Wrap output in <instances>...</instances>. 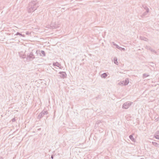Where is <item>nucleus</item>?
<instances>
[{
  "label": "nucleus",
  "mask_w": 159,
  "mask_h": 159,
  "mask_svg": "<svg viewBox=\"0 0 159 159\" xmlns=\"http://www.w3.org/2000/svg\"><path fill=\"white\" fill-rule=\"evenodd\" d=\"M120 83L121 84L124 85H127L129 83V80L128 79H126L125 80L121 81Z\"/></svg>",
  "instance_id": "6"
},
{
  "label": "nucleus",
  "mask_w": 159,
  "mask_h": 159,
  "mask_svg": "<svg viewBox=\"0 0 159 159\" xmlns=\"http://www.w3.org/2000/svg\"><path fill=\"white\" fill-rule=\"evenodd\" d=\"M59 67V69H62V66L61 65V66H59V67Z\"/></svg>",
  "instance_id": "30"
},
{
  "label": "nucleus",
  "mask_w": 159,
  "mask_h": 159,
  "mask_svg": "<svg viewBox=\"0 0 159 159\" xmlns=\"http://www.w3.org/2000/svg\"><path fill=\"white\" fill-rule=\"evenodd\" d=\"M12 122H14L15 121V118H13L12 120Z\"/></svg>",
  "instance_id": "25"
},
{
  "label": "nucleus",
  "mask_w": 159,
  "mask_h": 159,
  "mask_svg": "<svg viewBox=\"0 0 159 159\" xmlns=\"http://www.w3.org/2000/svg\"><path fill=\"white\" fill-rule=\"evenodd\" d=\"M142 6L144 9H145L146 11H147V12H149V9L146 5H143Z\"/></svg>",
  "instance_id": "11"
},
{
  "label": "nucleus",
  "mask_w": 159,
  "mask_h": 159,
  "mask_svg": "<svg viewBox=\"0 0 159 159\" xmlns=\"http://www.w3.org/2000/svg\"><path fill=\"white\" fill-rule=\"evenodd\" d=\"M149 65L150 66H151L152 67H154V64L153 62H149Z\"/></svg>",
  "instance_id": "21"
},
{
  "label": "nucleus",
  "mask_w": 159,
  "mask_h": 159,
  "mask_svg": "<svg viewBox=\"0 0 159 159\" xmlns=\"http://www.w3.org/2000/svg\"><path fill=\"white\" fill-rule=\"evenodd\" d=\"M48 114V112L47 110H43L41 112H40L38 116V119H40L41 118H42L44 115H47Z\"/></svg>",
  "instance_id": "2"
},
{
  "label": "nucleus",
  "mask_w": 159,
  "mask_h": 159,
  "mask_svg": "<svg viewBox=\"0 0 159 159\" xmlns=\"http://www.w3.org/2000/svg\"><path fill=\"white\" fill-rule=\"evenodd\" d=\"M152 143L153 145L156 146V147H158L159 145V144L155 142H152Z\"/></svg>",
  "instance_id": "17"
},
{
  "label": "nucleus",
  "mask_w": 159,
  "mask_h": 159,
  "mask_svg": "<svg viewBox=\"0 0 159 159\" xmlns=\"http://www.w3.org/2000/svg\"><path fill=\"white\" fill-rule=\"evenodd\" d=\"M27 57L30 59L31 58L34 59L35 58L32 52H31L29 54H27Z\"/></svg>",
  "instance_id": "7"
},
{
  "label": "nucleus",
  "mask_w": 159,
  "mask_h": 159,
  "mask_svg": "<svg viewBox=\"0 0 159 159\" xmlns=\"http://www.w3.org/2000/svg\"><path fill=\"white\" fill-rule=\"evenodd\" d=\"M148 13V12H147V11H146L145 12H144L143 14L141 16V17H143V16H146L147 14Z\"/></svg>",
  "instance_id": "15"
},
{
  "label": "nucleus",
  "mask_w": 159,
  "mask_h": 159,
  "mask_svg": "<svg viewBox=\"0 0 159 159\" xmlns=\"http://www.w3.org/2000/svg\"><path fill=\"white\" fill-rule=\"evenodd\" d=\"M30 34V33L29 32H28V31H27V32H26V35H29V34Z\"/></svg>",
  "instance_id": "28"
},
{
  "label": "nucleus",
  "mask_w": 159,
  "mask_h": 159,
  "mask_svg": "<svg viewBox=\"0 0 159 159\" xmlns=\"http://www.w3.org/2000/svg\"><path fill=\"white\" fill-rule=\"evenodd\" d=\"M102 122L101 121L98 120L97 121L95 125V126H99L101 127L102 126Z\"/></svg>",
  "instance_id": "8"
},
{
  "label": "nucleus",
  "mask_w": 159,
  "mask_h": 159,
  "mask_svg": "<svg viewBox=\"0 0 159 159\" xmlns=\"http://www.w3.org/2000/svg\"><path fill=\"white\" fill-rule=\"evenodd\" d=\"M112 44L114 46H115L116 45V43H115L114 42H112Z\"/></svg>",
  "instance_id": "27"
},
{
  "label": "nucleus",
  "mask_w": 159,
  "mask_h": 159,
  "mask_svg": "<svg viewBox=\"0 0 159 159\" xmlns=\"http://www.w3.org/2000/svg\"><path fill=\"white\" fill-rule=\"evenodd\" d=\"M149 76V75L148 74H143V77H144V78H145V77H146L148 76Z\"/></svg>",
  "instance_id": "22"
},
{
  "label": "nucleus",
  "mask_w": 159,
  "mask_h": 159,
  "mask_svg": "<svg viewBox=\"0 0 159 159\" xmlns=\"http://www.w3.org/2000/svg\"><path fill=\"white\" fill-rule=\"evenodd\" d=\"M15 35H20V36H22V37H25L24 34H20V33L18 32H17V33Z\"/></svg>",
  "instance_id": "16"
},
{
  "label": "nucleus",
  "mask_w": 159,
  "mask_h": 159,
  "mask_svg": "<svg viewBox=\"0 0 159 159\" xmlns=\"http://www.w3.org/2000/svg\"><path fill=\"white\" fill-rule=\"evenodd\" d=\"M41 53L42 54L43 57H45L46 56L45 52L44 51L41 50Z\"/></svg>",
  "instance_id": "20"
},
{
  "label": "nucleus",
  "mask_w": 159,
  "mask_h": 159,
  "mask_svg": "<svg viewBox=\"0 0 159 159\" xmlns=\"http://www.w3.org/2000/svg\"><path fill=\"white\" fill-rule=\"evenodd\" d=\"M113 61L114 63L116 65H118V62L117 61V59L116 57H114L113 58Z\"/></svg>",
  "instance_id": "13"
},
{
  "label": "nucleus",
  "mask_w": 159,
  "mask_h": 159,
  "mask_svg": "<svg viewBox=\"0 0 159 159\" xmlns=\"http://www.w3.org/2000/svg\"><path fill=\"white\" fill-rule=\"evenodd\" d=\"M129 138L132 141L134 140V138L133 137L132 135H130L129 136Z\"/></svg>",
  "instance_id": "19"
},
{
  "label": "nucleus",
  "mask_w": 159,
  "mask_h": 159,
  "mask_svg": "<svg viewBox=\"0 0 159 159\" xmlns=\"http://www.w3.org/2000/svg\"><path fill=\"white\" fill-rule=\"evenodd\" d=\"M133 103V102L129 101L125 102L123 105L122 108L124 109H127Z\"/></svg>",
  "instance_id": "3"
},
{
  "label": "nucleus",
  "mask_w": 159,
  "mask_h": 159,
  "mask_svg": "<svg viewBox=\"0 0 159 159\" xmlns=\"http://www.w3.org/2000/svg\"><path fill=\"white\" fill-rule=\"evenodd\" d=\"M19 55L20 57L22 58H25L26 57V55L25 54V52L24 51H21L19 52Z\"/></svg>",
  "instance_id": "5"
},
{
  "label": "nucleus",
  "mask_w": 159,
  "mask_h": 159,
  "mask_svg": "<svg viewBox=\"0 0 159 159\" xmlns=\"http://www.w3.org/2000/svg\"><path fill=\"white\" fill-rule=\"evenodd\" d=\"M53 65L54 66H56L58 67H59V66H61V64L58 62H54L53 63Z\"/></svg>",
  "instance_id": "10"
},
{
  "label": "nucleus",
  "mask_w": 159,
  "mask_h": 159,
  "mask_svg": "<svg viewBox=\"0 0 159 159\" xmlns=\"http://www.w3.org/2000/svg\"><path fill=\"white\" fill-rule=\"evenodd\" d=\"M148 50H150L151 49V48L149 47V46H146V47H145Z\"/></svg>",
  "instance_id": "23"
},
{
  "label": "nucleus",
  "mask_w": 159,
  "mask_h": 159,
  "mask_svg": "<svg viewBox=\"0 0 159 159\" xmlns=\"http://www.w3.org/2000/svg\"><path fill=\"white\" fill-rule=\"evenodd\" d=\"M107 76V74L106 73H104L101 75V77L102 78H106Z\"/></svg>",
  "instance_id": "12"
},
{
  "label": "nucleus",
  "mask_w": 159,
  "mask_h": 159,
  "mask_svg": "<svg viewBox=\"0 0 159 159\" xmlns=\"http://www.w3.org/2000/svg\"><path fill=\"white\" fill-rule=\"evenodd\" d=\"M57 27V26H54V28H56Z\"/></svg>",
  "instance_id": "32"
},
{
  "label": "nucleus",
  "mask_w": 159,
  "mask_h": 159,
  "mask_svg": "<svg viewBox=\"0 0 159 159\" xmlns=\"http://www.w3.org/2000/svg\"><path fill=\"white\" fill-rule=\"evenodd\" d=\"M39 7V4L37 1H33L30 2L27 8L28 12H33L36 10Z\"/></svg>",
  "instance_id": "1"
},
{
  "label": "nucleus",
  "mask_w": 159,
  "mask_h": 159,
  "mask_svg": "<svg viewBox=\"0 0 159 159\" xmlns=\"http://www.w3.org/2000/svg\"><path fill=\"white\" fill-rule=\"evenodd\" d=\"M117 48L120 50L121 49V47L118 46H117Z\"/></svg>",
  "instance_id": "24"
},
{
  "label": "nucleus",
  "mask_w": 159,
  "mask_h": 159,
  "mask_svg": "<svg viewBox=\"0 0 159 159\" xmlns=\"http://www.w3.org/2000/svg\"><path fill=\"white\" fill-rule=\"evenodd\" d=\"M51 159H53L54 156L53 155H51Z\"/></svg>",
  "instance_id": "29"
},
{
  "label": "nucleus",
  "mask_w": 159,
  "mask_h": 159,
  "mask_svg": "<svg viewBox=\"0 0 159 159\" xmlns=\"http://www.w3.org/2000/svg\"><path fill=\"white\" fill-rule=\"evenodd\" d=\"M150 51L152 52H153L155 53V54H157V52L155 50H154L153 49L151 48V49L150 50Z\"/></svg>",
  "instance_id": "18"
},
{
  "label": "nucleus",
  "mask_w": 159,
  "mask_h": 159,
  "mask_svg": "<svg viewBox=\"0 0 159 159\" xmlns=\"http://www.w3.org/2000/svg\"><path fill=\"white\" fill-rule=\"evenodd\" d=\"M125 49L124 48H122L121 47V49L120 50H121V51L123 50V51H125Z\"/></svg>",
  "instance_id": "26"
},
{
  "label": "nucleus",
  "mask_w": 159,
  "mask_h": 159,
  "mask_svg": "<svg viewBox=\"0 0 159 159\" xmlns=\"http://www.w3.org/2000/svg\"><path fill=\"white\" fill-rule=\"evenodd\" d=\"M155 137L157 139H159V131H157L154 134Z\"/></svg>",
  "instance_id": "9"
},
{
  "label": "nucleus",
  "mask_w": 159,
  "mask_h": 159,
  "mask_svg": "<svg viewBox=\"0 0 159 159\" xmlns=\"http://www.w3.org/2000/svg\"><path fill=\"white\" fill-rule=\"evenodd\" d=\"M66 74L65 72L60 71L58 73V76L59 78L61 79H64L66 77Z\"/></svg>",
  "instance_id": "4"
},
{
  "label": "nucleus",
  "mask_w": 159,
  "mask_h": 159,
  "mask_svg": "<svg viewBox=\"0 0 159 159\" xmlns=\"http://www.w3.org/2000/svg\"><path fill=\"white\" fill-rule=\"evenodd\" d=\"M118 46V45L116 44V45L115 46L116 48H117V46Z\"/></svg>",
  "instance_id": "31"
},
{
  "label": "nucleus",
  "mask_w": 159,
  "mask_h": 159,
  "mask_svg": "<svg viewBox=\"0 0 159 159\" xmlns=\"http://www.w3.org/2000/svg\"><path fill=\"white\" fill-rule=\"evenodd\" d=\"M140 38L141 40H143L145 41H147L148 40V39L147 38L143 36H140Z\"/></svg>",
  "instance_id": "14"
},
{
  "label": "nucleus",
  "mask_w": 159,
  "mask_h": 159,
  "mask_svg": "<svg viewBox=\"0 0 159 159\" xmlns=\"http://www.w3.org/2000/svg\"><path fill=\"white\" fill-rule=\"evenodd\" d=\"M159 118V117L157 118L158 120V118Z\"/></svg>",
  "instance_id": "33"
}]
</instances>
